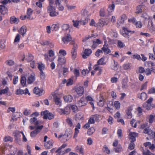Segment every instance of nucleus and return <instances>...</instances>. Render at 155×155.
Masks as SVG:
<instances>
[{
    "instance_id": "1",
    "label": "nucleus",
    "mask_w": 155,
    "mask_h": 155,
    "mask_svg": "<svg viewBox=\"0 0 155 155\" xmlns=\"http://www.w3.org/2000/svg\"><path fill=\"white\" fill-rule=\"evenodd\" d=\"M49 4L47 7V12L49 13L51 17L57 16L58 14V12L55 11L56 7L54 6V5L60 4V0H49Z\"/></svg>"
},
{
    "instance_id": "2",
    "label": "nucleus",
    "mask_w": 155,
    "mask_h": 155,
    "mask_svg": "<svg viewBox=\"0 0 155 155\" xmlns=\"http://www.w3.org/2000/svg\"><path fill=\"white\" fill-rule=\"evenodd\" d=\"M153 100L152 97H150L143 105V107L146 110H149L155 108V104H151Z\"/></svg>"
},
{
    "instance_id": "3",
    "label": "nucleus",
    "mask_w": 155,
    "mask_h": 155,
    "mask_svg": "<svg viewBox=\"0 0 155 155\" xmlns=\"http://www.w3.org/2000/svg\"><path fill=\"white\" fill-rule=\"evenodd\" d=\"M92 99V97H81L78 101L77 103L79 107H81L85 105L87 103L88 101Z\"/></svg>"
},
{
    "instance_id": "4",
    "label": "nucleus",
    "mask_w": 155,
    "mask_h": 155,
    "mask_svg": "<svg viewBox=\"0 0 155 155\" xmlns=\"http://www.w3.org/2000/svg\"><path fill=\"white\" fill-rule=\"evenodd\" d=\"M71 110L70 105H67L64 109L58 108L57 111L61 115L62 114H68Z\"/></svg>"
},
{
    "instance_id": "5",
    "label": "nucleus",
    "mask_w": 155,
    "mask_h": 155,
    "mask_svg": "<svg viewBox=\"0 0 155 155\" xmlns=\"http://www.w3.org/2000/svg\"><path fill=\"white\" fill-rule=\"evenodd\" d=\"M41 114L43 117V118L45 119H48L50 120L54 117L53 114L49 112L47 110H45L44 111L41 112Z\"/></svg>"
},
{
    "instance_id": "6",
    "label": "nucleus",
    "mask_w": 155,
    "mask_h": 155,
    "mask_svg": "<svg viewBox=\"0 0 155 155\" xmlns=\"http://www.w3.org/2000/svg\"><path fill=\"white\" fill-rule=\"evenodd\" d=\"M124 32L122 35L125 37L129 38V37L131 35V34L134 33V31L129 30L127 28H123Z\"/></svg>"
},
{
    "instance_id": "7",
    "label": "nucleus",
    "mask_w": 155,
    "mask_h": 155,
    "mask_svg": "<svg viewBox=\"0 0 155 155\" xmlns=\"http://www.w3.org/2000/svg\"><path fill=\"white\" fill-rule=\"evenodd\" d=\"M43 126L41 125L38 126L36 130L31 133L30 136L31 137H35L40 132L41 129H42Z\"/></svg>"
},
{
    "instance_id": "8",
    "label": "nucleus",
    "mask_w": 155,
    "mask_h": 155,
    "mask_svg": "<svg viewBox=\"0 0 155 155\" xmlns=\"http://www.w3.org/2000/svg\"><path fill=\"white\" fill-rule=\"evenodd\" d=\"M34 93L39 96H41L45 93V91L42 89H40L38 87H35L33 90Z\"/></svg>"
},
{
    "instance_id": "9",
    "label": "nucleus",
    "mask_w": 155,
    "mask_h": 155,
    "mask_svg": "<svg viewBox=\"0 0 155 155\" xmlns=\"http://www.w3.org/2000/svg\"><path fill=\"white\" fill-rule=\"evenodd\" d=\"M92 53V50L91 49H86L84 51V54L82 55L84 59L87 58Z\"/></svg>"
},
{
    "instance_id": "10",
    "label": "nucleus",
    "mask_w": 155,
    "mask_h": 155,
    "mask_svg": "<svg viewBox=\"0 0 155 155\" xmlns=\"http://www.w3.org/2000/svg\"><path fill=\"white\" fill-rule=\"evenodd\" d=\"M35 74L33 73H32L28 78L27 83L29 84H32L35 80Z\"/></svg>"
},
{
    "instance_id": "11",
    "label": "nucleus",
    "mask_w": 155,
    "mask_h": 155,
    "mask_svg": "<svg viewBox=\"0 0 155 155\" xmlns=\"http://www.w3.org/2000/svg\"><path fill=\"white\" fill-rule=\"evenodd\" d=\"M62 40L64 44L68 43L69 42L71 41L72 38L70 34H68L67 36L62 38Z\"/></svg>"
},
{
    "instance_id": "12",
    "label": "nucleus",
    "mask_w": 155,
    "mask_h": 155,
    "mask_svg": "<svg viewBox=\"0 0 155 155\" xmlns=\"http://www.w3.org/2000/svg\"><path fill=\"white\" fill-rule=\"evenodd\" d=\"M71 136L68 134H65L64 135H60L58 136V138L60 139L62 138L64 142L67 141L70 138Z\"/></svg>"
},
{
    "instance_id": "13",
    "label": "nucleus",
    "mask_w": 155,
    "mask_h": 155,
    "mask_svg": "<svg viewBox=\"0 0 155 155\" xmlns=\"http://www.w3.org/2000/svg\"><path fill=\"white\" fill-rule=\"evenodd\" d=\"M53 143L54 142L52 140H50L45 143V147L46 148L49 149L52 147Z\"/></svg>"
},
{
    "instance_id": "14",
    "label": "nucleus",
    "mask_w": 155,
    "mask_h": 155,
    "mask_svg": "<svg viewBox=\"0 0 155 155\" xmlns=\"http://www.w3.org/2000/svg\"><path fill=\"white\" fill-rule=\"evenodd\" d=\"M147 119L149 123H152L155 119V114H153L148 115L147 117Z\"/></svg>"
},
{
    "instance_id": "15",
    "label": "nucleus",
    "mask_w": 155,
    "mask_h": 155,
    "mask_svg": "<svg viewBox=\"0 0 155 155\" xmlns=\"http://www.w3.org/2000/svg\"><path fill=\"white\" fill-rule=\"evenodd\" d=\"M75 91L79 96H81L84 92V88L81 86H79L76 88Z\"/></svg>"
},
{
    "instance_id": "16",
    "label": "nucleus",
    "mask_w": 155,
    "mask_h": 155,
    "mask_svg": "<svg viewBox=\"0 0 155 155\" xmlns=\"http://www.w3.org/2000/svg\"><path fill=\"white\" fill-rule=\"evenodd\" d=\"M106 24V22L104 19H100L99 20L98 23H97V28L101 29Z\"/></svg>"
},
{
    "instance_id": "17",
    "label": "nucleus",
    "mask_w": 155,
    "mask_h": 155,
    "mask_svg": "<svg viewBox=\"0 0 155 155\" xmlns=\"http://www.w3.org/2000/svg\"><path fill=\"white\" fill-rule=\"evenodd\" d=\"M81 127V125L79 123L77 124L76 126L75 129V132L73 137L74 138H76L77 137L78 134L79 132V130L80 129Z\"/></svg>"
},
{
    "instance_id": "18",
    "label": "nucleus",
    "mask_w": 155,
    "mask_h": 155,
    "mask_svg": "<svg viewBox=\"0 0 155 155\" xmlns=\"http://www.w3.org/2000/svg\"><path fill=\"white\" fill-rule=\"evenodd\" d=\"M101 49L103 52H104L105 54H108L111 52L110 50L108 48V45L107 44H105L103 46V47L101 48Z\"/></svg>"
},
{
    "instance_id": "19",
    "label": "nucleus",
    "mask_w": 155,
    "mask_h": 155,
    "mask_svg": "<svg viewBox=\"0 0 155 155\" xmlns=\"http://www.w3.org/2000/svg\"><path fill=\"white\" fill-rule=\"evenodd\" d=\"M138 134L135 132H130L129 134L130 140L131 142H134L136 140V137L138 135Z\"/></svg>"
},
{
    "instance_id": "20",
    "label": "nucleus",
    "mask_w": 155,
    "mask_h": 155,
    "mask_svg": "<svg viewBox=\"0 0 155 155\" xmlns=\"http://www.w3.org/2000/svg\"><path fill=\"white\" fill-rule=\"evenodd\" d=\"M22 115V114L20 112H17L13 115L12 120H17L18 118H20Z\"/></svg>"
},
{
    "instance_id": "21",
    "label": "nucleus",
    "mask_w": 155,
    "mask_h": 155,
    "mask_svg": "<svg viewBox=\"0 0 155 155\" xmlns=\"http://www.w3.org/2000/svg\"><path fill=\"white\" fill-rule=\"evenodd\" d=\"M8 88L7 87H6L4 89L0 90V95H1L2 94L7 93V95L8 96H11V93L8 92Z\"/></svg>"
},
{
    "instance_id": "22",
    "label": "nucleus",
    "mask_w": 155,
    "mask_h": 155,
    "mask_svg": "<svg viewBox=\"0 0 155 155\" xmlns=\"http://www.w3.org/2000/svg\"><path fill=\"white\" fill-rule=\"evenodd\" d=\"M7 12V8L4 5H0V13L3 15H5Z\"/></svg>"
},
{
    "instance_id": "23",
    "label": "nucleus",
    "mask_w": 155,
    "mask_h": 155,
    "mask_svg": "<svg viewBox=\"0 0 155 155\" xmlns=\"http://www.w3.org/2000/svg\"><path fill=\"white\" fill-rule=\"evenodd\" d=\"M19 33L23 36L26 34L27 31V28L25 26H23L18 31Z\"/></svg>"
},
{
    "instance_id": "24",
    "label": "nucleus",
    "mask_w": 155,
    "mask_h": 155,
    "mask_svg": "<svg viewBox=\"0 0 155 155\" xmlns=\"http://www.w3.org/2000/svg\"><path fill=\"white\" fill-rule=\"evenodd\" d=\"M148 28L151 32H153L155 30L154 25L152 21H149Z\"/></svg>"
},
{
    "instance_id": "25",
    "label": "nucleus",
    "mask_w": 155,
    "mask_h": 155,
    "mask_svg": "<svg viewBox=\"0 0 155 155\" xmlns=\"http://www.w3.org/2000/svg\"><path fill=\"white\" fill-rule=\"evenodd\" d=\"M21 83L23 87H26V78L24 76H21Z\"/></svg>"
},
{
    "instance_id": "26",
    "label": "nucleus",
    "mask_w": 155,
    "mask_h": 155,
    "mask_svg": "<svg viewBox=\"0 0 155 155\" xmlns=\"http://www.w3.org/2000/svg\"><path fill=\"white\" fill-rule=\"evenodd\" d=\"M30 122L31 124H34L36 126L39 124V122L37 120V119L36 117H34L33 118H31L30 119Z\"/></svg>"
},
{
    "instance_id": "27",
    "label": "nucleus",
    "mask_w": 155,
    "mask_h": 155,
    "mask_svg": "<svg viewBox=\"0 0 155 155\" xmlns=\"http://www.w3.org/2000/svg\"><path fill=\"white\" fill-rule=\"evenodd\" d=\"M22 132L16 131L13 133V134L15 137V140H18L21 137V134Z\"/></svg>"
},
{
    "instance_id": "28",
    "label": "nucleus",
    "mask_w": 155,
    "mask_h": 155,
    "mask_svg": "<svg viewBox=\"0 0 155 155\" xmlns=\"http://www.w3.org/2000/svg\"><path fill=\"white\" fill-rule=\"evenodd\" d=\"M54 100L56 104L59 106H61L62 104L61 101L60 97H54Z\"/></svg>"
},
{
    "instance_id": "29",
    "label": "nucleus",
    "mask_w": 155,
    "mask_h": 155,
    "mask_svg": "<svg viewBox=\"0 0 155 155\" xmlns=\"http://www.w3.org/2000/svg\"><path fill=\"white\" fill-rule=\"evenodd\" d=\"M19 21V19L18 18H17L14 16H12L11 17L10 22L11 24H17L18 22Z\"/></svg>"
},
{
    "instance_id": "30",
    "label": "nucleus",
    "mask_w": 155,
    "mask_h": 155,
    "mask_svg": "<svg viewBox=\"0 0 155 155\" xmlns=\"http://www.w3.org/2000/svg\"><path fill=\"white\" fill-rule=\"evenodd\" d=\"M135 120L134 119H132V120L130 121V123L131 125L133 127L136 128L137 127V124H140V121H138L135 122Z\"/></svg>"
},
{
    "instance_id": "31",
    "label": "nucleus",
    "mask_w": 155,
    "mask_h": 155,
    "mask_svg": "<svg viewBox=\"0 0 155 155\" xmlns=\"http://www.w3.org/2000/svg\"><path fill=\"white\" fill-rule=\"evenodd\" d=\"M126 18V17L125 15H122L121 17V18L118 20L117 24L119 25L123 24L124 22L125 19Z\"/></svg>"
},
{
    "instance_id": "32",
    "label": "nucleus",
    "mask_w": 155,
    "mask_h": 155,
    "mask_svg": "<svg viewBox=\"0 0 155 155\" xmlns=\"http://www.w3.org/2000/svg\"><path fill=\"white\" fill-rule=\"evenodd\" d=\"M118 65L117 62L114 60V64H112L111 66V69L114 70H116L118 69Z\"/></svg>"
},
{
    "instance_id": "33",
    "label": "nucleus",
    "mask_w": 155,
    "mask_h": 155,
    "mask_svg": "<svg viewBox=\"0 0 155 155\" xmlns=\"http://www.w3.org/2000/svg\"><path fill=\"white\" fill-rule=\"evenodd\" d=\"M77 119L79 120H83L84 119V115L83 113L79 112L77 113L76 115Z\"/></svg>"
},
{
    "instance_id": "34",
    "label": "nucleus",
    "mask_w": 155,
    "mask_h": 155,
    "mask_svg": "<svg viewBox=\"0 0 155 155\" xmlns=\"http://www.w3.org/2000/svg\"><path fill=\"white\" fill-rule=\"evenodd\" d=\"M58 64L61 65L65 64L66 62L65 59L64 57H59L58 59Z\"/></svg>"
},
{
    "instance_id": "35",
    "label": "nucleus",
    "mask_w": 155,
    "mask_h": 155,
    "mask_svg": "<svg viewBox=\"0 0 155 155\" xmlns=\"http://www.w3.org/2000/svg\"><path fill=\"white\" fill-rule=\"evenodd\" d=\"M143 132L149 135H151L152 133V130L149 127H147L144 129Z\"/></svg>"
},
{
    "instance_id": "36",
    "label": "nucleus",
    "mask_w": 155,
    "mask_h": 155,
    "mask_svg": "<svg viewBox=\"0 0 155 155\" xmlns=\"http://www.w3.org/2000/svg\"><path fill=\"white\" fill-rule=\"evenodd\" d=\"M115 8V5L113 3L112 5H110L107 9V11L109 13H111L114 11Z\"/></svg>"
},
{
    "instance_id": "37",
    "label": "nucleus",
    "mask_w": 155,
    "mask_h": 155,
    "mask_svg": "<svg viewBox=\"0 0 155 155\" xmlns=\"http://www.w3.org/2000/svg\"><path fill=\"white\" fill-rule=\"evenodd\" d=\"M59 28V24H57L53 25L51 27L52 31H56L58 30Z\"/></svg>"
},
{
    "instance_id": "38",
    "label": "nucleus",
    "mask_w": 155,
    "mask_h": 155,
    "mask_svg": "<svg viewBox=\"0 0 155 155\" xmlns=\"http://www.w3.org/2000/svg\"><path fill=\"white\" fill-rule=\"evenodd\" d=\"M70 44L73 45V47L72 50L77 51L78 48V45L73 41H71Z\"/></svg>"
},
{
    "instance_id": "39",
    "label": "nucleus",
    "mask_w": 155,
    "mask_h": 155,
    "mask_svg": "<svg viewBox=\"0 0 155 155\" xmlns=\"http://www.w3.org/2000/svg\"><path fill=\"white\" fill-rule=\"evenodd\" d=\"M99 101L98 102V104L100 106L102 107L104 104V97H99Z\"/></svg>"
},
{
    "instance_id": "40",
    "label": "nucleus",
    "mask_w": 155,
    "mask_h": 155,
    "mask_svg": "<svg viewBox=\"0 0 155 155\" xmlns=\"http://www.w3.org/2000/svg\"><path fill=\"white\" fill-rule=\"evenodd\" d=\"M97 63L99 65H104L106 64V62H104V58H102L100 59L97 62Z\"/></svg>"
},
{
    "instance_id": "41",
    "label": "nucleus",
    "mask_w": 155,
    "mask_h": 155,
    "mask_svg": "<svg viewBox=\"0 0 155 155\" xmlns=\"http://www.w3.org/2000/svg\"><path fill=\"white\" fill-rule=\"evenodd\" d=\"M66 122L70 127H74V125L72 123V120L71 118H68L66 119Z\"/></svg>"
},
{
    "instance_id": "42",
    "label": "nucleus",
    "mask_w": 155,
    "mask_h": 155,
    "mask_svg": "<svg viewBox=\"0 0 155 155\" xmlns=\"http://www.w3.org/2000/svg\"><path fill=\"white\" fill-rule=\"evenodd\" d=\"M153 51L154 52V55L153 54H149V57L150 58H151L152 60H155V45H154L153 48Z\"/></svg>"
},
{
    "instance_id": "43",
    "label": "nucleus",
    "mask_w": 155,
    "mask_h": 155,
    "mask_svg": "<svg viewBox=\"0 0 155 155\" xmlns=\"http://www.w3.org/2000/svg\"><path fill=\"white\" fill-rule=\"evenodd\" d=\"M45 68V65L42 63L38 64V68L40 71H43Z\"/></svg>"
},
{
    "instance_id": "44",
    "label": "nucleus",
    "mask_w": 155,
    "mask_h": 155,
    "mask_svg": "<svg viewBox=\"0 0 155 155\" xmlns=\"http://www.w3.org/2000/svg\"><path fill=\"white\" fill-rule=\"evenodd\" d=\"M70 110L71 109L73 112H76L78 110V107L76 105H70Z\"/></svg>"
},
{
    "instance_id": "45",
    "label": "nucleus",
    "mask_w": 155,
    "mask_h": 155,
    "mask_svg": "<svg viewBox=\"0 0 155 155\" xmlns=\"http://www.w3.org/2000/svg\"><path fill=\"white\" fill-rule=\"evenodd\" d=\"M67 146V144H63L56 151V152L59 153L60 154L62 152L61 151V150L62 148H64Z\"/></svg>"
},
{
    "instance_id": "46",
    "label": "nucleus",
    "mask_w": 155,
    "mask_h": 155,
    "mask_svg": "<svg viewBox=\"0 0 155 155\" xmlns=\"http://www.w3.org/2000/svg\"><path fill=\"white\" fill-rule=\"evenodd\" d=\"M95 130L93 127H91L87 131V134L89 135H91L95 132Z\"/></svg>"
},
{
    "instance_id": "47",
    "label": "nucleus",
    "mask_w": 155,
    "mask_h": 155,
    "mask_svg": "<svg viewBox=\"0 0 155 155\" xmlns=\"http://www.w3.org/2000/svg\"><path fill=\"white\" fill-rule=\"evenodd\" d=\"M114 106L118 110L120 108V104L118 101H116L114 103Z\"/></svg>"
},
{
    "instance_id": "48",
    "label": "nucleus",
    "mask_w": 155,
    "mask_h": 155,
    "mask_svg": "<svg viewBox=\"0 0 155 155\" xmlns=\"http://www.w3.org/2000/svg\"><path fill=\"white\" fill-rule=\"evenodd\" d=\"M69 27V25L68 24H64L61 26L62 29L66 31L68 30Z\"/></svg>"
},
{
    "instance_id": "49",
    "label": "nucleus",
    "mask_w": 155,
    "mask_h": 155,
    "mask_svg": "<svg viewBox=\"0 0 155 155\" xmlns=\"http://www.w3.org/2000/svg\"><path fill=\"white\" fill-rule=\"evenodd\" d=\"M12 138L9 136H6L5 137L4 139L3 140L5 142H6L8 141H12Z\"/></svg>"
},
{
    "instance_id": "50",
    "label": "nucleus",
    "mask_w": 155,
    "mask_h": 155,
    "mask_svg": "<svg viewBox=\"0 0 155 155\" xmlns=\"http://www.w3.org/2000/svg\"><path fill=\"white\" fill-rule=\"evenodd\" d=\"M25 91L18 89H17L16 91V92L15 93L17 95H22L24 93Z\"/></svg>"
},
{
    "instance_id": "51",
    "label": "nucleus",
    "mask_w": 155,
    "mask_h": 155,
    "mask_svg": "<svg viewBox=\"0 0 155 155\" xmlns=\"http://www.w3.org/2000/svg\"><path fill=\"white\" fill-rule=\"evenodd\" d=\"M6 64L9 66H12L14 64V62L12 60H8L6 61Z\"/></svg>"
},
{
    "instance_id": "52",
    "label": "nucleus",
    "mask_w": 155,
    "mask_h": 155,
    "mask_svg": "<svg viewBox=\"0 0 155 155\" xmlns=\"http://www.w3.org/2000/svg\"><path fill=\"white\" fill-rule=\"evenodd\" d=\"M31 111L30 110L28 109H26L23 112L24 115L25 116H28L30 114Z\"/></svg>"
},
{
    "instance_id": "53",
    "label": "nucleus",
    "mask_w": 155,
    "mask_h": 155,
    "mask_svg": "<svg viewBox=\"0 0 155 155\" xmlns=\"http://www.w3.org/2000/svg\"><path fill=\"white\" fill-rule=\"evenodd\" d=\"M74 73L76 77L79 76L80 75V72L79 70L76 68L74 70Z\"/></svg>"
},
{
    "instance_id": "54",
    "label": "nucleus",
    "mask_w": 155,
    "mask_h": 155,
    "mask_svg": "<svg viewBox=\"0 0 155 155\" xmlns=\"http://www.w3.org/2000/svg\"><path fill=\"white\" fill-rule=\"evenodd\" d=\"M103 150L104 152L107 154H109L110 153L109 149L106 145H104L103 147Z\"/></svg>"
},
{
    "instance_id": "55",
    "label": "nucleus",
    "mask_w": 155,
    "mask_h": 155,
    "mask_svg": "<svg viewBox=\"0 0 155 155\" xmlns=\"http://www.w3.org/2000/svg\"><path fill=\"white\" fill-rule=\"evenodd\" d=\"M71 150V149L70 148H68L66 149L65 151H64L63 152H62V154L61 153L60 154L59 153H58L57 155H64V154H65L66 153H67L69 151H70Z\"/></svg>"
},
{
    "instance_id": "56",
    "label": "nucleus",
    "mask_w": 155,
    "mask_h": 155,
    "mask_svg": "<svg viewBox=\"0 0 155 155\" xmlns=\"http://www.w3.org/2000/svg\"><path fill=\"white\" fill-rule=\"evenodd\" d=\"M143 6L141 5H140L138 6L137 8V11L136 13H139L142 12V8Z\"/></svg>"
},
{
    "instance_id": "57",
    "label": "nucleus",
    "mask_w": 155,
    "mask_h": 155,
    "mask_svg": "<svg viewBox=\"0 0 155 155\" xmlns=\"http://www.w3.org/2000/svg\"><path fill=\"white\" fill-rule=\"evenodd\" d=\"M32 12L33 11L30 8H29L28 9L27 12V14L28 15V16L27 17L28 18H30V16L32 14Z\"/></svg>"
},
{
    "instance_id": "58",
    "label": "nucleus",
    "mask_w": 155,
    "mask_h": 155,
    "mask_svg": "<svg viewBox=\"0 0 155 155\" xmlns=\"http://www.w3.org/2000/svg\"><path fill=\"white\" fill-rule=\"evenodd\" d=\"M61 1H60V4H58V5H54V6L56 7L57 6H58V9L60 11H62L63 10L64 8V7L63 6L61 5Z\"/></svg>"
},
{
    "instance_id": "59",
    "label": "nucleus",
    "mask_w": 155,
    "mask_h": 155,
    "mask_svg": "<svg viewBox=\"0 0 155 155\" xmlns=\"http://www.w3.org/2000/svg\"><path fill=\"white\" fill-rule=\"evenodd\" d=\"M141 17L143 18L144 19L147 20V19H148L150 18V17L146 13H143L141 16Z\"/></svg>"
},
{
    "instance_id": "60",
    "label": "nucleus",
    "mask_w": 155,
    "mask_h": 155,
    "mask_svg": "<svg viewBox=\"0 0 155 155\" xmlns=\"http://www.w3.org/2000/svg\"><path fill=\"white\" fill-rule=\"evenodd\" d=\"M118 46L120 48H124L125 46V45L122 41H118L117 42Z\"/></svg>"
},
{
    "instance_id": "61",
    "label": "nucleus",
    "mask_w": 155,
    "mask_h": 155,
    "mask_svg": "<svg viewBox=\"0 0 155 155\" xmlns=\"http://www.w3.org/2000/svg\"><path fill=\"white\" fill-rule=\"evenodd\" d=\"M135 25L136 26L137 28H141L142 25L141 22L140 21H137L135 23Z\"/></svg>"
},
{
    "instance_id": "62",
    "label": "nucleus",
    "mask_w": 155,
    "mask_h": 155,
    "mask_svg": "<svg viewBox=\"0 0 155 155\" xmlns=\"http://www.w3.org/2000/svg\"><path fill=\"white\" fill-rule=\"evenodd\" d=\"M65 101L66 102H71L73 100V97H64Z\"/></svg>"
},
{
    "instance_id": "63",
    "label": "nucleus",
    "mask_w": 155,
    "mask_h": 155,
    "mask_svg": "<svg viewBox=\"0 0 155 155\" xmlns=\"http://www.w3.org/2000/svg\"><path fill=\"white\" fill-rule=\"evenodd\" d=\"M15 111V107H9L7 110L8 113L10 111L12 112V113H14Z\"/></svg>"
},
{
    "instance_id": "64",
    "label": "nucleus",
    "mask_w": 155,
    "mask_h": 155,
    "mask_svg": "<svg viewBox=\"0 0 155 155\" xmlns=\"http://www.w3.org/2000/svg\"><path fill=\"white\" fill-rule=\"evenodd\" d=\"M117 134L118 135V138H121L122 137V130L120 129H118L117 130Z\"/></svg>"
}]
</instances>
